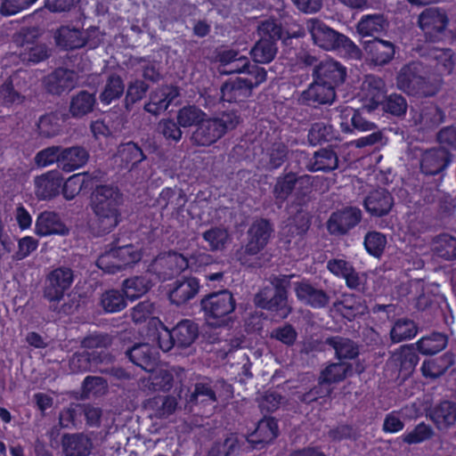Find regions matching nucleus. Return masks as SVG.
Returning a JSON list of instances; mask_svg holds the SVG:
<instances>
[{
    "label": "nucleus",
    "mask_w": 456,
    "mask_h": 456,
    "mask_svg": "<svg viewBox=\"0 0 456 456\" xmlns=\"http://www.w3.org/2000/svg\"><path fill=\"white\" fill-rule=\"evenodd\" d=\"M123 195L117 186L97 185L90 197V207L95 216V229L99 236L110 233L120 222L119 207Z\"/></svg>",
    "instance_id": "1"
},
{
    "label": "nucleus",
    "mask_w": 456,
    "mask_h": 456,
    "mask_svg": "<svg viewBox=\"0 0 456 456\" xmlns=\"http://www.w3.org/2000/svg\"><path fill=\"white\" fill-rule=\"evenodd\" d=\"M396 86L410 96L432 97L441 89V76L430 73L419 61L404 64L396 75Z\"/></svg>",
    "instance_id": "2"
},
{
    "label": "nucleus",
    "mask_w": 456,
    "mask_h": 456,
    "mask_svg": "<svg viewBox=\"0 0 456 456\" xmlns=\"http://www.w3.org/2000/svg\"><path fill=\"white\" fill-rule=\"evenodd\" d=\"M110 249L97 260V265L104 272L116 273L131 267L142 259V252L132 243H121L119 237H115L110 244Z\"/></svg>",
    "instance_id": "3"
},
{
    "label": "nucleus",
    "mask_w": 456,
    "mask_h": 456,
    "mask_svg": "<svg viewBox=\"0 0 456 456\" xmlns=\"http://www.w3.org/2000/svg\"><path fill=\"white\" fill-rule=\"evenodd\" d=\"M306 28L314 45L324 50H343L348 54L360 52L359 47L348 37L334 30L318 19L307 20Z\"/></svg>",
    "instance_id": "4"
},
{
    "label": "nucleus",
    "mask_w": 456,
    "mask_h": 456,
    "mask_svg": "<svg viewBox=\"0 0 456 456\" xmlns=\"http://www.w3.org/2000/svg\"><path fill=\"white\" fill-rule=\"evenodd\" d=\"M238 124L239 118L230 112H224L217 118H203L192 134V139L198 145L209 146L223 137L227 131L234 129Z\"/></svg>",
    "instance_id": "5"
},
{
    "label": "nucleus",
    "mask_w": 456,
    "mask_h": 456,
    "mask_svg": "<svg viewBox=\"0 0 456 456\" xmlns=\"http://www.w3.org/2000/svg\"><path fill=\"white\" fill-rule=\"evenodd\" d=\"M200 305L208 322L221 327L227 323L226 317L235 310L236 301L228 289H223L205 296Z\"/></svg>",
    "instance_id": "6"
},
{
    "label": "nucleus",
    "mask_w": 456,
    "mask_h": 456,
    "mask_svg": "<svg viewBox=\"0 0 456 456\" xmlns=\"http://www.w3.org/2000/svg\"><path fill=\"white\" fill-rule=\"evenodd\" d=\"M254 77L229 78L220 88V100L229 103L243 102L267 78L266 69L255 70Z\"/></svg>",
    "instance_id": "7"
},
{
    "label": "nucleus",
    "mask_w": 456,
    "mask_h": 456,
    "mask_svg": "<svg viewBox=\"0 0 456 456\" xmlns=\"http://www.w3.org/2000/svg\"><path fill=\"white\" fill-rule=\"evenodd\" d=\"M295 190L298 204H302L305 201V197L312 191L308 180H305L303 176H298L294 172L279 175L273 188L275 203L281 208Z\"/></svg>",
    "instance_id": "8"
},
{
    "label": "nucleus",
    "mask_w": 456,
    "mask_h": 456,
    "mask_svg": "<svg viewBox=\"0 0 456 456\" xmlns=\"http://www.w3.org/2000/svg\"><path fill=\"white\" fill-rule=\"evenodd\" d=\"M362 220V212L358 207L346 206L330 214L326 229L331 236L347 235Z\"/></svg>",
    "instance_id": "9"
},
{
    "label": "nucleus",
    "mask_w": 456,
    "mask_h": 456,
    "mask_svg": "<svg viewBox=\"0 0 456 456\" xmlns=\"http://www.w3.org/2000/svg\"><path fill=\"white\" fill-rule=\"evenodd\" d=\"M445 112L434 102H424L411 110V121L418 131L430 133L445 120Z\"/></svg>",
    "instance_id": "10"
},
{
    "label": "nucleus",
    "mask_w": 456,
    "mask_h": 456,
    "mask_svg": "<svg viewBox=\"0 0 456 456\" xmlns=\"http://www.w3.org/2000/svg\"><path fill=\"white\" fill-rule=\"evenodd\" d=\"M448 23L447 13L437 7L425 9L418 19L419 28L425 34L426 39L431 42H436L441 39Z\"/></svg>",
    "instance_id": "11"
},
{
    "label": "nucleus",
    "mask_w": 456,
    "mask_h": 456,
    "mask_svg": "<svg viewBox=\"0 0 456 456\" xmlns=\"http://www.w3.org/2000/svg\"><path fill=\"white\" fill-rule=\"evenodd\" d=\"M74 281V273L69 267L52 270L46 277L45 297L50 302H60Z\"/></svg>",
    "instance_id": "12"
},
{
    "label": "nucleus",
    "mask_w": 456,
    "mask_h": 456,
    "mask_svg": "<svg viewBox=\"0 0 456 456\" xmlns=\"http://www.w3.org/2000/svg\"><path fill=\"white\" fill-rule=\"evenodd\" d=\"M336 98L337 92L332 86L313 78L307 87L300 93L297 102L303 106L317 109L321 106H330Z\"/></svg>",
    "instance_id": "13"
},
{
    "label": "nucleus",
    "mask_w": 456,
    "mask_h": 456,
    "mask_svg": "<svg viewBox=\"0 0 456 456\" xmlns=\"http://www.w3.org/2000/svg\"><path fill=\"white\" fill-rule=\"evenodd\" d=\"M312 77L319 82L332 86L336 91L346 82L347 69L338 61L326 59L314 65Z\"/></svg>",
    "instance_id": "14"
},
{
    "label": "nucleus",
    "mask_w": 456,
    "mask_h": 456,
    "mask_svg": "<svg viewBox=\"0 0 456 456\" xmlns=\"http://www.w3.org/2000/svg\"><path fill=\"white\" fill-rule=\"evenodd\" d=\"M273 232V227L270 220L256 219L247 232L245 253L248 256H256L261 252L268 244Z\"/></svg>",
    "instance_id": "15"
},
{
    "label": "nucleus",
    "mask_w": 456,
    "mask_h": 456,
    "mask_svg": "<svg viewBox=\"0 0 456 456\" xmlns=\"http://www.w3.org/2000/svg\"><path fill=\"white\" fill-rule=\"evenodd\" d=\"M256 305L265 310L273 313L275 317L285 319L290 314V307L288 305V291L281 285L274 287L273 295L268 298L265 293H258L255 297Z\"/></svg>",
    "instance_id": "16"
},
{
    "label": "nucleus",
    "mask_w": 456,
    "mask_h": 456,
    "mask_svg": "<svg viewBox=\"0 0 456 456\" xmlns=\"http://www.w3.org/2000/svg\"><path fill=\"white\" fill-rule=\"evenodd\" d=\"M279 436L278 421L273 417L261 419L255 430L245 436V440L252 449L261 450L266 444L273 442Z\"/></svg>",
    "instance_id": "17"
},
{
    "label": "nucleus",
    "mask_w": 456,
    "mask_h": 456,
    "mask_svg": "<svg viewBox=\"0 0 456 456\" xmlns=\"http://www.w3.org/2000/svg\"><path fill=\"white\" fill-rule=\"evenodd\" d=\"M62 185L61 174L54 169L47 171L34 179V192L40 201H49L61 193Z\"/></svg>",
    "instance_id": "18"
},
{
    "label": "nucleus",
    "mask_w": 456,
    "mask_h": 456,
    "mask_svg": "<svg viewBox=\"0 0 456 456\" xmlns=\"http://www.w3.org/2000/svg\"><path fill=\"white\" fill-rule=\"evenodd\" d=\"M126 355L131 362L147 372H152L159 363L157 347L149 343H139L127 349Z\"/></svg>",
    "instance_id": "19"
},
{
    "label": "nucleus",
    "mask_w": 456,
    "mask_h": 456,
    "mask_svg": "<svg viewBox=\"0 0 456 456\" xmlns=\"http://www.w3.org/2000/svg\"><path fill=\"white\" fill-rule=\"evenodd\" d=\"M452 161V154L444 147L426 150L420 158V170L426 175H436L445 170Z\"/></svg>",
    "instance_id": "20"
},
{
    "label": "nucleus",
    "mask_w": 456,
    "mask_h": 456,
    "mask_svg": "<svg viewBox=\"0 0 456 456\" xmlns=\"http://www.w3.org/2000/svg\"><path fill=\"white\" fill-rule=\"evenodd\" d=\"M76 81L75 71L66 68H57L43 78V85L49 94L61 95L73 89Z\"/></svg>",
    "instance_id": "21"
},
{
    "label": "nucleus",
    "mask_w": 456,
    "mask_h": 456,
    "mask_svg": "<svg viewBox=\"0 0 456 456\" xmlns=\"http://www.w3.org/2000/svg\"><path fill=\"white\" fill-rule=\"evenodd\" d=\"M295 293L299 301L314 309L325 308L330 301L327 291L316 288L307 280L295 283Z\"/></svg>",
    "instance_id": "22"
},
{
    "label": "nucleus",
    "mask_w": 456,
    "mask_h": 456,
    "mask_svg": "<svg viewBox=\"0 0 456 456\" xmlns=\"http://www.w3.org/2000/svg\"><path fill=\"white\" fill-rule=\"evenodd\" d=\"M363 105L370 111L377 110L387 98L385 81L375 75L366 77L362 85Z\"/></svg>",
    "instance_id": "23"
},
{
    "label": "nucleus",
    "mask_w": 456,
    "mask_h": 456,
    "mask_svg": "<svg viewBox=\"0 0 456 456\" xmlns=\"http://www.w3.org/2000/svg\"><path fill=\"white\" fill-rule=\"evenodd\" d=\"M34 232L39 237H47L51 235L65 236L69 234V230L59 214L45 210L37 216Z\"/></svg>",
    "instance_id": "24"
},
{
    "label": "nucleus",
    "mask_w": 456,
    "mask_h": 456,
    "mask_svg": "<svg viewBox=\"0 0 456 456\" xmlns=\"http://www.w3.org/2000/svg\"><path fill=\"white\" fill-rule=\"evenodd\" d=\"M200 288V281L195 277L177 279L168 291L169 301L177 306L185 305L196 297Z\"/></svg>",
    "instance_id": "25"
},
{
    "label": "nucleus",
    "mask_w": 456,
    "mask_h": 456,
    "mask_svg": "<svg viewBox=\"0 0 456 456\" xmlns=\"http://www.w3.org/2000/svg\"><path fill=\"white\" fill-rule=\"evenodd\" d=\"M179 96V89L174 86H163L150 94L149 102L144 110L155 116L159 115Z\"/></svg>",
    "instance_id": "26"
},
{
    "label": "nucleus",
    "mask_w": 456,
    "mask_h": 456,
    "mask_svg": "<svg viewBox=\"0 0 456 456\" xmlns=\"http://www.w3.org/2000/svg\"><path fill=\"white\" fill-rule=\"evenodd\" d=\"M363 205L370 216L381 217L390 212L394 206V198L387 190L379 188L369 192Z\"/></svg>",
    "instance_id": "27"
},
{
    "label": "nucleus",
    "mask_w": 456,
    "mask_h": 456,
    "mask_svg": "<svg viewBox=\"0 0 456 456\" xmlns=\"http://www.w3.org/2000/svg\"><path fill=\"white\" fill-rule=\"evenodd\" d=\"M339 127L344 134L370 131L375 124L362 117L359 110L346 107L339 115Z\"/></svg>",
    "instance_id": "28"
},
{
    "label": "nucleus",
    "mask_w": 456,
    "mask_h": 456,
    "mask_svg": "<svg viewBox=\"0 0 456 456\" xmlns=\"http://www.w3.org/2000/svg\"><path fill=\"white\" fill-rule=\"evenodd\" d=\"M56 45L63 50L79 49L87 44V37L81 29L74 27L61 26L54 34Z\"/></svg>",
    "instance_id": "29"
},
{
    "label": "nucleus",
    "mask_w": 456,
    "mask_h": 456,
    "mask_svg": "<svg viewBox=\"0 0 456 456\" xmlns=\"http://www.w3.org/2000/svg\"><path fill=\"white\" fill-rule=\"evenodd\" d=\"M65 456H89L93 448L92 441L84 434H65L61 438Z\"/></svg>",
    "instance_id": "30"
},
{
    "label": "nucleus",
    "mask_w": 456,
    "mask_h": 456,
    "mask_svg": "<svg viewBox=\"0 0 456 456\" xmlns=\"http://www.w3.org/2000/svg\"><path fill=\"white\" fill-rule=\"evenodd\" d=\"M365 50L371 61L380 66L390 62L395 53V46L393 43L377 37L367 43Z\"/></svg>",
    "instance_id": "31"
},
{
    "label": "nucleus",
    "mask_w": 456,
    "mask_h": 456,
    "mask_svg": "<svg viewBox=\"0 0 456 456\" xmlns=\"http://www.w3.org/2000/svg\"><path fill=\"white\" fill-rule=\"evenodd\" d=\"M109 356L106 352L84 350L73 354L70 360V368L77 372L91 371L98 363L107 361Z\"/></svg>",
    "instance_id": "32"
},
{
    "label": "nucleus",
    "mask_w": 456,
    "mask_h": 456,
    "mask_svg": "<svg viewBox=\"0 0 456 456\" xmlns=\"http://www.w3.org/2000/svg\"><path fill=\"white\" fill-rule=\"evenodd\" d=\"M88 158V151L82 146L61 147V169L67 173L73 172L84 167Z\"/></svg>",
    "instance_id": "33"
},
{
    "label": "nucleus",
    "mask_w": 456,
    "mask_h": 456,
    "mask_svg": "<svg viewBox=\"0 0 456 456\" xmlns=\"http://www.w3.org/2000/svg\"><path fill=\"white\" fill-rule=\"evenodd\" d=\"M258 30L261 37L270 39L276 45L280 40H281L284 45H289V40L303 36V33L301 32L289 34V31L283 29L281 23H278L273 19L263 20L258 27Z\"/></svg>",
    "instance_id": "34"
},
{
    "label": "nucleus",
    "mask_w": 456,
    "mask_h": 456,
    "mask_svg": "<svg viewBox=\"0 0 456 456\" xmlns=\"http://www.w3.org/2000/svg\"><path fill=\"white\" fill-rule=\"evenodd\" d=\"M117 158L119 159L122 168L131 170L144 160L146 156L137 143L130 141L119 144L118 147Z\"/></svg>",
    "instance_id": "35"
},
{
    "label": "nucleus",
    "mask_w": 456,
    "mask_h": 456,
    "mask_svg": "<svg viewBox=\"0 0 456 456\" xmlns=\"http://www.w3.org/2000/svg\"><path fill=\"white\" fill-rule=\"evenodd\" d=\"M428 416L437 428H446L456 422V403L443 401L430 410Z\"/></svg>",
    "instance_id": "36"
},
{
    "label": "nucleus",
    "mask_w": 456,
    "mask_h": 456,
    "mask_svg": "<svg viewBox=\"0 0 456 456\" xmlns=\"http://www.w3.org/2000/svg\"><path fill=\"white\" fill-rule=\"evenodd\" d=\"M455 362L452 353H445L439 357L425 360L421 365V372L425 378L436 379L444 375Z\"/></svg>",
    "instance_id": "37"
},
{
    "label": "nucleus",
    "mask_w": 456,
    "mask_h": 456,
    "mask_svg": "<svg viewBox=\"0 0 456 456\" xmlns=\"http://www.w3.org/2000/svg\"><path fill=\"white\" fill-rule=\"evenodd\" d=\"M93 179L86 173H77L62 181L61 192L66 200H72L81 191L92 188Z\"/></svg>",
    "instance_id": "38"
},
{
    "label": "nucleus",
    "mask_w": 456,
    "mask_h": 456,
    "mask_svg": "<svg viewBox=\"0 0 456 456\" xmlns=\"http://www.w3.org/2000/svg\"><path fill=\"white\" fill-rule=\"evenodd\" d=\"M172 330L177 348L189 347L199 335L198 325L188 319L180 321Z\"/></svg>",
    "instance_id": "39"
},
{
    "label": "nucleus",
    "mask_w": 456,
    "mask_h": 456,
    "mask_svg": "<svg viewBox=\"0 0 456 456\" xmlns=\"http://www.w3.org/2000/svg\"><path fill=\"white\" fill-rule=\"evenodd\" d=\"M325 344L335 350L336 357L339 361L354 360L359 355L358 346L350 338L332 336L326 338Z\"/></svg>",
    "instance_id": "40"
},
{
    "label": "nucleus",
    "mask_w": 456,
    "mask_h": 456,
    "mask_svg": "<svg viewBox=\"0 0 456 456\" xmlns=\"http://www.w3.org/2000/svg\"><path fill=\"white\" fill-rule=\"evenodd\" d=\"M64 120L63 115L58 111H51L41 116L37 123L39 135L53 138L60 134Z\"/></svg>",
    "instance_id": "41"
},
{
    "label": "nucleus",
    "mask_w": 456,
    "mask_h": 456,
    "mask_svg": "<svg viewBox=\"0 0 456 456\" xmlns=\"http://www.w3.org/2000/svg\"><path fill=\"white\" fill-rule=\"evenodd\" d=\"M338 159L334 150L322 148L314 154L310 159L308 167L312 172H330L338 167Z\"/></svg>",
    "instance_id": "42"
},
{
    "label": "nucleus",
    "mask_w": 456,
    "mask_h": 456,
    "mask_svg": "<svg viewBox=\"0 0 456 456\" xmlns=\"http://www.w3.org/2000/svg\"><path fill=\"white\" fill-rule=\"evenodd\" d=\"M49 56V49L45 44L22 41L19 57L23 63L37 64L48 59Z\"/></svg>",
    "instance_id": "43"
},
{
    "label": "nucleus",
    "mask_w": 456,
    "mask_h": 456,
    "mask_svg": "<svg viewBox=\"0 0 456 456\" xmlns=\"http://www.w3.org/2000/svg\"><path fill=\"white\" fill-rule=\"evenodd\" d=\"M151 287V281L141 275L125 279L122 281L121 289L127 299L134 301L146 294Z\"/></svg>",
    "instance_id": "44"
},
{
    "label": "nucleus",
    "mask_w": 456,
    "mask_h": 456,
    "mask_svg": "<svg viewBox=\"0 0 456 456\" xmlns=\"http://www.w3.org/2000/svg\"><path fill=\"white\" fill-rule=\"evenodd\" d=\"M387 20L383 14L363 15L357 23L356 29L362 37H374L386 30Z\"/></svg>",
    "instance_id": "45"
},
{
    "label": "nucleus",
    "mask_w": 456,
    "mask_h": 456,
    "mask_svg": "<svg viewBox=\"0 0 456 456\" xmlns=\"http://www.w3.org/2000/svg\"><path fill=\"white\" fill-rule=\"evenodd\" d=\"M96 102L94 94L82 90L70 100L69 112L73 118H82L92 112Z\"/></svg>",
    "instance_id": "46"
},
{
    "label": "nucleus",
    "mask_w": 456,
    "mask_h": 456,
    "mask_svg": "<svg viewBox=\"0 0 456 456\" xmlns=\"http://www.w3.org/2000/svg\"><path fill=\"white\" fill-rule=\"evenodd\" d=\"M177 401L172 395H156L149 399L145 407L153 411V415L159 419L167 418L176 409Z\"/></svg>",
    "instance_id": "47"
},
{
    "label": "nucleus",
    "mask_w": 456,
    "mask_h": 456,
    "mask_svg": "<svg viewBox=\"0 0 456 456\" xmlns=\"http://www.w3.org/2000/svg\"><path fill=\"white\" fill-rule=\"evenodd\" d=\"M448 343V337L441 332H432L430 335L422 337L417 343L418 351L425 355H432L441 352Z\"/></svg>",
    "instance_id": "48"
},
{
    "label": "nucleus",
    "mask_w": 456,
    "mask_h": 456,
    "mask_svg": "<svg viewBox=\"0 0 456 456\" xmlns=\"http://www.w3.org/2000/svg\"><path fill=\"white\" fill-rule=\"evenodd\" d=\"M125 85L120 76L110 74L99 95V100L103 105H110L112 102L118 100L124 94Z\"/></svg>",
    "instance_id": "49"
},
{
    "label": "nucleus",
    "mask_w": 456,
    "mask_h": 456,
    "mask_svg": "<svg viewBox=\"0 0 456 456\" xmlns=\"http://www.w3.org/2000/svg\"><path fill=\"white\" fill-rule=\"evenodd\" d=\"M126 299L122 289H110L101 295L100 305L105 313H118L126 307Z\"/></svg>",
    "instance_id": "50"
},
{
    "label": "nucleus",
    "mask_w": 456,
    "mask_h": 456,
    "mask_svg": "<svg viewBox=\"0 0 456 456\" xmlns=\"http://www.w3.org/2000/svg\"><path fill=\"white\" fill-rule=\"evenodd\" d=\"M278 51L277 45L265 37L260 39L255 44L250 51L254 63H269L271 62Z\"/></svg>",
    "instance_id": "51"
},
{
    "label": "nucleus",
    "mask_w": 456,
    "mask_h": 456,
    "mask_svg": "<svg viewBox=\"0 0 456 456\" xmlns=\"http://www.w3.org/2000/svg\"><path fill=\"white\" fill-rule=\"evenodd\" d=\"M417 333L418 327L412 320L399 318L390 330V338L393 343H399L413 338Z\"/></svg>",
    "instance_id": "52"
},
{
    "label": "nucleus",
    "mask_w": 456,
    "mask_h": 456,
    "mask_svg": "<svg viewBox=\"0 0 456 456\" xmlns=\"http://www.w3.org/2000/svg\"><path fill=\"white\" fill-rule=\"evenodd\" d=\"M162 262L167 268V270L160 272V274L165 280H169L175 276L180 275L185 270L190 269L191 266L189 257L175 252L169 254Z\"/></svg>",
    "instance_id": "53"
},
{
    "label": "nucleus",
    "mask_w": 456,
    "mask_h": 456,
    "mask_svg": "<svg viewBox=\"0 0 456 456\" xmlns=\"http://www.w3.org/2000/svg\"><path fill=\"white\" fill-rule=\"evenodd\" d=\"M353 372V366L351 363L339 361L338 362L330 363L328 365L321 374V378L330 387L333 383H338L344 380L347 376Z\"/></svg>",
    "instance_id": "54"
},
{
    "label": "nucleus",
    "mask_w": 456,
    "mask_h": 456,
    "mask_svg": "<svg viewBox=\"0 0 456 456\" xmlns=\"http://www.w3.org/2000/svg\"><path fill=\"white\" fill-rule=\"evenodd\" d=\"M203 240L208 242L210 251H222L229 241L230 234L226 228L215 226L202 233Z\"/></svg>",
    "instance_id": "55"
},
{
    "label": "nucleus",
    "mask_w": 456,
    "mask_h": 456,
    "mask_svg": "<svg viewBox=\"0 0 456 456\" xmlns=\"http://www.w3.org/2000/svg\"><path fill=\"white\" fill-rule=\"evenodd\" d=\"M334 139L336 135L333 126L323 122L312 124L307 134V141L312 146L330 142Z\"/></svg>",
    "instance_id": "56"
},
{
    "label": "nucleus",
    "mask_w": 456,
    "mask_h": 456,
    "mask_svg": "<svg viewBox=\"0 0 456 456\" xmlns=\"http://www.w3.org/2000/svg\"><path fill=\"white\" fill-rule=\"evenodd\" d=\"M189 403L194 405H214L217 403L216 392L208 383L198 382L190 395Z\"/></svg>",
    "instance_id": "57"
},
{
    "label": "nucleus",
    "mask_w": 456,
    "mask_h": 456,
    "mask_svg": "<svg viewBox=\"0 0 456 456\" xmlns=\"http://www.w3.org/2000/svg\"><path fill=\"white\" fill-rule=\"evenodd\" d=\"M434 252L445 260L456 259V238L446 233L440 234L435 240Z\"/></svg>",
    "instance_id": "58"
},
{
    "label": "nucleus",
    "mask_w": 456,
    "mask_h": 456,
    "mask_svg": "<svg viewBox=\"0 0 456 456\" xmlns=\"http://www.w3.org/2000/svg\"><path fill=\"white\" fill-rule=\"evenodd\" d=\"M149 337L163 352H169L172 348L176 346L173 336V330L167 329L162 322H159V326L156 327L149 333Z\"/></svg>",
    "instance_id": "59"
},
{
    "label": "nucleus",
    "mask_w": 456,
    "mask_h": 456,
    "mask_svg": "<svg viewBox=\"0 0 456 456\" xmlns=\"http://www.w3.org/2000/svg\"><path fill=\"white\" fill-rule=\"evenodd\" d=\"M359 297L354 295H344L342 299L334 305L337 312H338L344 319L351 322L360 313L361 304Z\"/></svg>",
    "instance_id": "60"
},
{
    "label": "nucleus",
    "mask_w": 456,
    "mask_h": 456,
    "mask_svg": "<svg viewBox=\"0 0 456 456\" xmlns=\"http://www.w3.org/2000/svg\"><path fill=\"white\" fill-rule=\"evenodd\" d=\"M434 436L432 427L424 421L417 424L411 431H406L402 435L403 443L407 444H418L431 439Z\"/></svg>",
    "instance_id": "61"
},
{
    "label": "nucleus",
    "mask_w": 456,
    "mask_h": 456,
    "mask_svg": "<svg viewBox=\"0 0 456 456\" xmlns=\"http://www.w3.org/2000/svg\"><path fill=\"white\" fill-rule=\"evenodd\" d=\"M149 85L142 80L136 79L128 84L126 88L124 105L127 110H131L133 105L144 98Z\"/></svg>",
    "instance_id": "62"
},
{
    "label": "nucleus",
    "mask_w": 456,
    "mask_h": 456,
    "mask_svg": "<svg viewBox=\"0 0 456 456\" xmlns=\"http://www.w3.org/2000/svg\"><path fill=\"white\" fill-rule=\"evenodd\" d=\"M206 113L194 105L184 106L179 110L177 114V121L183 127H190L199 126Z\"/></svg>",
    "instance_id": "63"
},
{
    "label": "nucleus",
    "mask_w": 456,
    "mask_h": 456,
    "mask_svg": "<svg viewBox=\"0 0 456 456\" xmlns=\"http://www.w3.org/2000/svg\"><path fill=\"white\" fill-rule=\"evenodd\" d=\"M240 450L239 437L236 434H231L221 444H214L207 456H236Z\"/></svg>",
    "instance_id": "64"
}]
</instances>
